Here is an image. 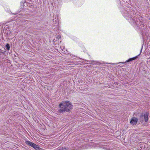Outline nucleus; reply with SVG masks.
I'll use <instances>...</instances> for the list:
<instances>
[{"mask_svg":"<svg viewBox=\"0 0 150 150\" xmlns=\"http://www.w3.org/2000/svg\"><path fill=\"white\" fill-rule=\"evenodd\" d=\"M138 121V119L135 117H133L131 120L130 123L132 125H136Z\"/></svg>","mask_w":150,"mask_h":150,"instance_id":"obj_3","label":"nucleus"},{"mask_svg":"<svg viewBox=\"0 0 150 150\" xmlns=\"http://www.w3.org/2000/svg\"><path fill=\"white\" fill-rule=\"evenodd\" d=\"M6 47L7 50H10V47L8 44H6Z\"/></svg>","mask_w":150,"mask_h":150,"instance_id":"obj_6","label":"nucleus"},{"mask_svg":"<svg viewBox=\"0 0 150 150\" xmlns=\"http://www.w3.org/2000/svg\"><path fill=\"white\" fill-rule=\"evenodd\" d=\"M2 51V50L1 49H0V53H3Z\"/></svg>","mask_w":150,"mask_h":150,"instance_id":"obj_9","label":"nucleus"},{"mask_svg":"<svg viewBox=\"0 0 150 150\" xmlns=\"http://www.w3.org/2000/svg\"><path fill=\"white\" fill-rule=\"evenodd\" d=\"M66 149L65 148L62 147L58 149V150H66Z\"/></svg>","mask_w":150,"mask_h":150,"instance_id":"obj_7","label":"nucleus"},{"mask_svg":"<svg viewBox=\"0 0 150 150\" xmlns=\"http://www.w3.org/2000/svg\"><path fill=\"white\" fill-rule=\"evenodd\" d=\"M138 58V56H136L134 57L129 58L127 60L125 63L128 62H129L131 61H132Z\"/></svg>","mask_w":150,"mask_h":150,"instance_id":"obj_4","label":"nucleus"},{"mask_svg":"<svg viewBox=\"0 0 150 150\" xmlns=\"http://www.w3.org/2000/svg\"><path fill=\"white\" fill-rule=\"evenodd\" d=\"M59 107L61 108L59 110V111L61 112L63 111L68 112L72 109V105L70 102L66 101L60 103Z\"/></svg>","mask_w":150,"mask_h":150,"instance_id":"obj_1","label":"nucleus"},{"mask_svg":"<svg viewBox=\"0 0 150 150\" xmlns=\"http://www.w3.org/2000/svg\"><path fill=\"white\" fill-rule=\"evenodd\" d=\"M57 37L58 39H60L61 38V36L59 35L57 36Z\"/></svg>","mask_w":150,"mask_h":150,"instance_id":"obj_8","label":"nucleus"},{"mask_svg":"<svg viewBox=\"0 0 150 150\" xmlns=\"http://www.w3.org/2000/svg\"><path fill=\"white\" fill-rule=\"evenodd\" d=\"M26 143L28 145L31 146L36 150H38L39 149L38 146L30 141H26Z\"/></svg>","mask_w":150,"mask_h":150,"instance_id":"obj_2","label":"nucleus"},{"mask_svg":"<svg viewBox=\"0 0 150 150\" xmlns=\"http://www.w3.org/2000/svg\"><path fill=\"white\" fill-rule=\"evenodd\" d=\"M149 113H146L144 115V121L145 122H147L148 120V117Z\"/></svg>","mask_w":150,"mask_h":150,"instance_id":"obj_5","label":"nucleus"}]
</instances>
